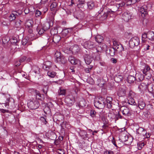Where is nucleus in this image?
<instances>
[{
    "mask_svg": "<svg viewBox=\"0 0 154 154\" xmlns=\"http://www.w3.org/2000/svg\"><path fill=\"white\" fill-rule=\"evenodd\" d=\"M93 67V65H90L88 67L86 68L85 69V71L87 73L89 72Z\"/></svg>",
    "mask_w": 154,
    "mask_h": 154,
    "instance_id": "6e6d98bb",
    "label": "nucleus"
},
{
    "mask_svg": "<svg viewBox=\"0 0 154 154\" xmlns=\"http://www.w3.org/2000/svg\"><path fill=\"white\" fill-rule=\"evenodd\" d=\"M148 38L151 40H154V32L153 31L148 32Z\"/></svg>",
    "mask_w": 154,
    "mask_h": 154,
    "instance_id": "cd10ccee",
    "label": "nucleus"
},
{
    "mask_svg": "<svg viewBox=\"0 0 154 154\" xmlns=\"http://www.w3.org/2000/svg\"><path fill=\"white\" fill-rule=\"evenodd\" d=\"M132 14L129 11L124 12L122 15V19L125 22H128L131 18Z\"/></svg>",
    "mask_w": 154,
    "mask_h": 154,
    "instance_id": "1a4fd4ad",
    "label": "nucleus"
},
{
    "mask_svg": "<svg viewBox=\"0 0 154 154\" xmlns=\"http://www.w3.org/2000/svg\"><path fill=\"white\" fill-rule=\"evenodd\" d=\"M125 102L130 105L135 106L137 108V103L135 102L133 98H127V100L125 101Z\"/></svg>",
    "mask_w": 154,
    "mask_h": 154,
    "instance_id": "4468645a",
    "label": "nucleus"
},
{
    "mask_svg": "<svg viewBox=\"0 0 154 154\" xmlns=\"http://www.w3.org/2000/svg\"><path fill=\"white\" fill-rule=\"evenodd\" d=\"M127 79V82L130 84L133 83L136 80V78L132 75L128 76Z\"/></svg>",
    "mask_w": 154,
    "mask_h": 154,
    "instance_id": "a878e982",
    "label": "nucleus"
},
{
    "mask_svg": "<svg viewBox=\"0 0 154 154\" xmlns=\"http://www.w3.org/2000/svg\"><path fill=\"white\" fill-rule=\"evenodd\" d=\"M60 40L59 37L55 36L53 38V41L55 43L58 42Z\"/></svg>",
    "mask_w": 154,
    "mask_h": 154,
    "instance_id": "4d7b16f0",
    "label": "nucleus"
},
{
    "mask_svg": "<svg viewBox=\"0 0 154 154\" xmlns=\"http://www.w3.org/2000/svg\"><path fill=\"white\" fill-rule=\"evenodd\" d=\"M55 56L58 62H61L62 63L64 64L66 62V60L64 57L62 55L60 52L56 51L55 53Z\"/></svg>",
    "mask_w": 154,
    "mask_h": 154,
    "instance_id": "39448f33",
    "label": "nucleus"
},
{
    "mask_svg": "<svg viewBox=\"0 0 154 154\" xmlns=\"http://www.w3.org/2000/svg\"><path fill=\"white\" fill-rule=\"evenodd\" d=\"M28 38H26L22 39V44L23 45H25L27 44L28 41Z\"/></svg>",
    "mask_w": 154,
    "mask_h": 154,
    "instance_id": "3c124183",
    "label": "nucleus"
},
{
    "mask_svg": "<svg viewBox=\"0 0 154 154\" xmlns=\"http://www.w3.org/2000/svg\"><path fill=\"white\" fill-rule=\"evenodd\" d=\"M50 27V25L49 23L48 22H46L43 24L42 28L43 30H44L45 31H46L49 29Z\"/></svg>",
    "mask_w": 154,
    "mask_h": 154,
    "instance_id": "7c9ffc66",
    "label": "nucleus"
},
{
    "mask_svg": "<svg viewBox=\"0 0 154 154\" xmlns=\"http://www.w3.org/2000/svg\"><path fill=\"white\" fill-rule=\"evenodd\" d=\"M146 133L145 134H144V136L142 137V138H148L150 137V134L149 133H147L146 131Z\"/></svg>",
    "mask_w": 154,
    "mask_h": 154,
    "instance_id": "680f3d73",
    "label": "nucleus"
},
{
    "mask_svg": "<svg viewBox=\"0 0 154 154\" xmlns=\"http://www.w3.org/2000/svg\"><path fill=\"white\" fill-rule=\"evenodd\" d=\"M97 112L94 110H91L90 115L92 118L96 117Z\"/></svg>",
    "mask_w": 154,
    "mask_h": 154,
    "instance_id": "49530a36",
    "label": "nucleus"
},
{
    "mask_svg": "<svg viewBox=\"0 0 154 154\" xmlns=\"http://www.w3.org/2000/svg\"><path fill=\"white\" fill-rule=\"evenodd\" d=\"M59 94L60 95H64L66 93V91L63 89L60 88L59 91Z\"/></svg>",
    "mask_w": 154,
    "mask_h": 154,
    "instance_id": "603ef678",
    "label": "nucleus"
},
{
    "mask_svg": "<svg viewBox=\"0 0 154 154\" xmlns=\"http://www.w3.org/2000/svg\"><path fill=\"white\" fill-rule=\"evenodd\" d=\"M84 16V13L82 11H79L77 12L76 18L79 20H82Z\"/></svg>",
    "mask_w": 154,
    "mask_h": 154,
    "instance_id": "393cba45",
    "label": "nucleus"
},
{
    "mask_svg": "<svg viewBox=\"0 0 154 154\" xmlns=\"http://www.w3.org/2000/svg\"><path fill=\"white\" fill-rule=\"evenodd\" d=\"M35 95H36V98L41 100H43L45 98V96L43 94H40L39 92L35 90L34 91Z\"/></svg>",
    "mask_w": 154,
    "mask_h": 154,
    "instance_id": "a211bd4d",
    "label": "nucleus"
},
{
    "mask_svg": "<svg viewBox=\"0 0 154 154\" xmlns=\"http://www.w3.org/2000/svg\"><path fill=\"white\" fill-rule=\"evenodd\" d=\"M57 152L59 154H64V150L62 149H58L57 150Z\"/></svg>",
    "mask_w": 154,
    "mask_h": 154,
    "instance_id": "0e129e2a",
    "label": "nucleus"
},
{
    "mask_svg": "<svg viewBox=\"0 0 154 154\" xmlns=\"http://www.w3.org/2000/svg\"><path fill=\"white\" fill-rule=\"evenodd\" d=\"M16 12V14H17V17H18L22 13V11L21 10H18L17 11H15Z\"/></svg>",
    "mask_w": 154,
    "mask_h": 154,
    "instance_id": "338daca9",
    "label": "nucleus"
},
{
    "mask_svg": "<svg viewBox=\"0 0 154 154\" xmlns=\"http://www.w3.org/2000/svg\"><path fill=\"white\" fill-rule=\"evenodd\" d=\"M105 113L104 112H103V111H102L101 112H100V114H99V117L100 118H101L102 120L103 121L104 120H105Z\"/></svg>",
    "mask_w": 154,
    "mask_h": 154,
    "instance_id": "79ce46f5",
    "label": "nucleus"
},
{
    "mask_svg": "<svg viewBox=\"0 0 154 154\" xmlns=\"http://www.w3.org/2000/svg\"><path fill=\"white\" fill-rule=\"evenodd\" d=\"M114 79L115 82L119 83L123 80V78L122 75H117L114 76Z\"/></svg>",
    "mask_w": 154,
    "mask_h": 154,
    "instance_id": "4be33fe9",
    "label": "nucleus"
},
{
    "mask_svg": "<svg viewBox=\"0 0 154 154\" xmlns=\"http://www.w3.org/2000/svg\"><path fill=\"white\" fill-rule=\"evenodd\" d=\"M52 66L51 62L47 61L45 62V63L43 65L42 68L44 70L48 71L51 69Z\"/></svg>",
    "mask_w": 154,
    "mask_h": 154,
    "instance_id": "ddd939ff",
    "label": "nucleus"
},
{
    "mask_svg": "<svg viewBox=\"0 0 154 154\" xmlns=\"http://www.w3.org/2000/svg\"><path fill=\"white\" fill-rule=\"evenodd\" d=\"M40 120L42 121L43 124L46 125L47 122L45 119L44 117H41L40 118Z\"/></svg>",
    "mask_w": 154,
    "mask_h": 154,
    "instance_id": "13d9d810",
    "label": "nucleus"
},
{
    "mask_svg": "<svg viewBox=\"0 0 154 154\" xmlns=\"http://www.w3.org/2000/svg\"><path fill=\"white\" fill-rule=\"evenodd\" d=\"M82 45L86 49H91L95 46L94 43L90 41H87L83 42Z\"/></svg>",
    "mask_w": 154,
    "mask_h": 154,
    "instance_id": "423d86ee",
    "label": "nucleus"
},
{
    "mask_svg": "<svg viewBox=\"0 0 154 154\" xmlns=\"http://www.w3.org/2000/svg\"><path fill=\"white\" fill-rule=\"evenodd\" d=\"M148 90L150 92H152V93L154 92V84L151 85L150 84L149 85V88H148Z\"/></svg>",
    "mask_w": 154,
    "mask_h": 154,
    "instance_id": "4c0bfd02",
    "label": "nucleus"
},
{
    "mask_svg": "<svg viewBox=\"0 0 154 154\" xmlns=\"http://www.w3.org/2000/svg\"><path fill=\"white\" fill-rule=\"evenodd\" d=\"M112 98L110 97H107L106 98V100H105L106 102L107 107L109 109L111 108L112 107Z\"/></svg>",
    "mask_w": 154,
    "mask_h": 154,
    "instance_id": "aec40b11",
    "label": "nucleus"
},
{
    "mask_svg": "<svg viewBox=\"0 0 154 154\" xmlns=\"http://www.w3.org/2000/svg\"><path fill=\"white\" fill-rule=\"evenodd\" d=\"M68 60L72 64L74 65H76L79 64H80V60L75 58L74 57L72 56L69 57Z\"/></svg>",
    "mask_w": 154,
    "mask_h": 154,
    "instance_id": "9b49d317",
    "label": "nucleus"
},
{
    "mask_svg": "<svg viewBox=\"0 0 154 154\" xmlns=\"http://www.w3.org/2000/svg\"><path fill=\"white\" fill-rule=\"evenodd\" d=\"M113 48L118 53H119L121 55L122 54V51H124V48L122 45L117 41L115 40L113 41Z\"/></svg>",
    "mask_w": 154,
    "mask_h": 154,
    "instance_id": "f03ea898",
    "label": "nucleus"
},
{
    "mask_svg": "<svg viewBox=\"0 0 154 154\" xmlns=\"http://www.w3.org/2000/svg\"><path fill=\"white\" fill-rule=\"evenodd\" d=\"M32 28V27L27 28V29H28V32L30 34L28 35L29 37V38L30 37H32L34 36V34L32 33L33 30Z\"/></svg>",
    "mask_w": 154,
    "mask_h": 154,
    "instance_id": "a19ab883",
    "label": "nucleus"
},
{
    "mask_svg": "<svg viewBox=\"0 0 154 154\" xmlns=\"http://www.w3.org/2000/svg\"><path fill=\"white\" fill-rule=\"evenodd\" d=\"M115 117L116 118V120H118L119 119H121L122 118V117L121 115L119 112L117 114L115 115Z\"/></svg>",
    "mask_w": 154,
    "mask_h": 154,
    "instance_id": "e2e57ef3",
    "label": "nucleus"
},
{
    "mask_svg": "<svg viewBox=\"0 0 154 154\" xmlns=\"http://www.w3.org/2000/svg\"><path fill=\"white\" fill-rule=\"evenodd\" d=\"M84 60L86 63L89 65L92 61V58L90 55L86 54L84 57Z\"/></svg>",
    "mask_w": 154,
    "mask_h": 154,
    "instance_id": "dca6fc26",
    "label": "nucleus"
},
{
    "mask_svg": "<svg viewBox=\"0 0 154 154\" xmlns=\"http://www.w3.org/2000/svg\"><path fill=\"white\" fill-rule=\"evenodd\" d=\"M79 134L84 139H85L88 138V134L84 131H81L79 133Z\"/></svg>",
    "mask_w": 154,
    "mask_h": 154,
    "instance_id": "bb28decb",
    "label": "nucleus"
},
{
    "mask_svg": "<svg viewBox=\"0 0 154 154\" xmlns=\"http://www.w3.org/2000/svg\"><path fill=\"white\" fill-rule=\"evenodd\" d=\"M62 32L64 35L66 36L69 32V31L68 29H64L63 30Z\"/></svg>",
    "mask_w": 154,
    "mask_h": 154,
    "instance_id": "8fccbe9b",
    "label": "nucleus"
},
{
    "mask_svg": "<svg viewBox=\"0 0 154 154\" xmlns=\"http://www.w3.org/2000/svg\"><path fill=\"white\" fill-rule=\"evenodd\" d=\"M115 51L113 48H109L106 50L107 55L111 56H113L115 55Z\"/></svg>",
    "mask_w": 154,
    "mask_h": 154,
    "instance_id": "f3484780",
    "label": "nucleus"
},
{
    "mask_svg": "<svg viewBox=\"0 0 154 154\" xmlns=\"http://www.w3.org/2000/svg\"><path fill=\"white\" fill-rule=\"evenodd\" d=\"M146 133V130L142 127H139L138 128L136 129V134L140 137H142L144 136V134Z\"/></svg>",
    "mask_w": 154,
    "mask_h": 154,
    "instance_id": "9d476101",
    "label": "nucleus"
},
{
    "mask_svg": "<svg viewBox=\"0 0 154 154\" xmlns=\"http://www.w3.org/2000/svg\"><path fill=\"white\" fill-rule=\"evenodd\" d=\"M28 107L31 109H36L39 106L40 104L38 100H35L30 101L27 103Z\"/></svg>",
    "mask_w": 154,
    "mask_h": 154,
    "instance_id": "7ed1b4c3",
    "label": "nucleus"
},
{
    "mask_svg": "<svg viewBox=\"0 0 154 154\" xmlns=\"http://www.w3.org/2000/svg\"><path fill=\"white\" fill-rule=\"evenodd\" d=\"M95 59L97 60H100L101 57L100 55L98 53H97L95 54Z\"/></svg>",
    "mask_w": 154,
    "mask_h": 154,
    "instance_id": "bf43d9fd",
    "label": "nucleus"
},
{
    "mask_svg": "<svg viewBox=\"0 0 154 154\" xmlns=\"http://www.w3.org/2000/svg\"><path fill=\"white\" fill-rule=\"evenodd\" d=\"M87 6L89 9H92L94 8V3L92 1L88 2L87 3Z\"/></svg>",
    "mask_w": 154,
    "mask_h": 154,
    "instance_id": "c85d7f7f",
    "label": "nucleus"
},
{
    "mask_svg": "<svg viewBox=\"0 0 154 154\" xmlns=\"http://www.w3.org/2000/svg\"><path fill=\"white\" fill-rule=\"evenodd\" d=\"M144 74H145V77L147 79V80H148L151 78L152 75L150 73V71L147 72Z\"/></svg>",
    "mask_w": 154,
    "mask_h": 154,
    "instance_id": "37998d69",
    "label": "nucleus"
},
{
    "mask_svg": "<svg viewBox=\"0 0 154 154\" xmlns=\"http://www.w3.org/2000/svg\"><path fill=\"white\" fill-rule=\"evenodd\" d=\"M49 89V87L48 85L45 86L43 89L42 91L43 93L47 96V93Z\"/></svg>",
    "mask_w": 154,
    "mask_h": 154,
    "instance_id": "a18cd8bd",
    "label": "nucleus"
},
{
    "mask_svg": "<svg viewBox=\"0 0 154 154\" xmlns=\"http://www.w3.org/2000/svg\"><path fill=\"white\" fill-rule=\"evenodd\" d=\"M95 41L98 43H101L103 40V38L100 35H97L95 37Z\"/></svg>",
    "mask_w": 154,
    "mask_h": 154,
    "instance_id": "c756f323",
    "label": "nucleus"
},
{
    "mask_svg": "<svg viewBox=\"0 0 154 154\" xmlns=\"http://www.w3.org/2000/svg\"><path fill=\"white\" fill-rule=\"evenodd\" d=\"M32 70L35 73L39 74L40 72V69L36 66H33L32 68Z\"/></svg>",
    "mask_w": 154,
    "mask_h": 154,
    "instance_id": "f704fd0d",
    "label": "nucleus"
},
{
    "mask_svg": "<svg viewBox=\"0 0 154 154\" xmlns=\"http://www.w3.org/2000/svg\"><path fill=\"white\" fill-rule=\"evenodd\" d=\"M120 110L122 113V114L126 116H130L131 115V112L129 109L127 107L125 106L121 107Z\"/></svg>",
    "mask_w": 154,
    "mask_h": 154,
    "instance_id": "6e6552de",
    "label": "nucleus"
},
{
    "mask_svg": "<svg viewBox=\"0 0 154 154\" xmlns=\"http://www.w3.org/2000/svg\"><path fill=\"white\" fill-rule=\"evenodd\" d=\"M36 30L38 32V33L39 35L42 34L45 31L42 28L41 29L38 26L37 27Z\"/></svg>",
    "mask_w": 154,
    "mask_h": 154,
    "instance_id": "c03bdc74",
    "label": "nucleus"
},
{
    "mask_svg": "<svg viewBox=\"0 0 154 154\" xmlns=\"http://www.w3.org/2000/svg\"><path fill=\"white\" fill-rule=\"evenodd\" d=\"M109 13V12H107V13H104V14L100 17V20L102 21H103L105 20L108 16V13Z\"/></svg>",
    "mask_w": 154,
    "mask_h": 154,
    "instance_id": "58836bf2",
    "label": "nucleus"
},
{
    "mask_svg": "<svg viewBox=\"0 0 154 154\" xmlns=\"http://www.w3.org/2000/svg\"><path fill=\"white\" fill-rule=\"evenodd\" d=\"M146 8V6L144 5L141 7L139 10V11L141 12L142 14H143L144 16L147 13Z\"/></svg>",
    "mask_w": 154,
    "mask_h": 154,
    "instance_id": "b1692460",
    "label": "nucleus"
},
{
    "mask_svg": "<svg viewBox=\"0 0 154 154\" xmlns=\"http://www.w3.org/2000/svg\"><path fill=\"white\" fill-rule=\"evenodd\" d=\"M150 68L149 66L148 65H146L145 66L143 70V73H145L147 72H148L150 71Z\"/></svg>",
    "mask_w": 154,
    "mask_h": 154,
    "instance_id": "ea45409f",
    "label": "nucleus"
},
{
    "mask_svg": "<svg viewBox=\"0 0 154 154\" xmlns=\"http://www.w3.org/2000/svg\"><path fill=\"white\" fill-rule=\"evenodd\" d=\"M118 96L119 97H123L126 94V91L125 89L122 88H120L117 92Z\"/></svg>",
    "mask_w": 154,
    "mask_h": 154,
    "instance_id": "6ab92c4d",
    "label": "nucleus"
},
{
    "mask_svg": "<svg viewBox=\"0 0 154 154\" xmlns=\"http://www.w3.org/2000/svg\"><path fill=\"white\" fill-rule=\"evenodd\" d=\"M36 17H39L41 14V12L38 10H36L35 11Z\"/></svg>",
    "mask_w": 154,
    "mask_h": 154,
    "instance_id": "052dcab7",
    "label": "nucleus"
},
{
    "mask_svg": "<svg viewBox=\"0 0 154 154\" xmlns=\"http://www.w3.org/2000/svg\"><path fill=\"white\" fill-rule=\"evenodd\" d=\"M64 52L67 54L72 53L71 48L69 47H67L65 48L64 50Z\"/></svg>",
    "mask_w": 154,
    "mask_h": 154,
    "instance_id": "de8ad7c7",
    "label": "nucleus"
},
{
    "mask_svg": "<svg viewBox=\"0 0 154 154\" xmlns=\"http://www.w3.org/2000/svg\"><path fill=\"white\" fill-rule=\"evenodd\" d=\"M72 53H76L79 51L78 47L77 45H74L71 48Z\"/></svg>",
    "mask_w": 154,
    "mask_h": 154,
    "instance_id": "c9c22d12",
    "label": "nucleus"
},
{
    "mask_svg": "<svg viewBox=\"0 0 154 154\" xmlns=\"http://www.w3.org/2000/svg\"><path fill=\"white\" fill-rule=\"evenodd\" d=\"M48 75L51 78H54L56 75V73L54 72L48 71L47 72Z\"/></svg>",
    "mask_w": 154,
    "mask_h": 154,
    "instance_id": "2f4dec72",
    "label": "nucleus"
},
{
    "mask_svg": "<svg viewBox=\"0 0 154 154\" xmlns=\"http://www.w3.org/2000/svg\"><path fill=\"white\" fill-rule=\"evenodd\" d=\"M115 116V115L113 112L109 113L108 115V117L110 119H113Z\"/></svg>",
    "mask_w": 154,
    "mask_h": 154,
    "instance_id": "5fc2aeb1",
    "label": "nucleus"
},
{
    "mask_svg": "<svg viewBox=\"0 0 154 154\" xmlns=\"http://www.w3.org/2000/svg\"><path fill=\"white\" fill-rule=\"evenodd\" d=\"M11 41L12 43H13L14 45H17V43L18 42L17 38L15 37H13L12 39H11Z\"/></svg>",
    "mask_w": 154,
    "mask_h": 154,
    "instance_id": "09e8293b",
    "label": "nucleus"
},
{
    "mask_svg": "<svg viewBox=\"0 0 154 154\" xmlns=\"http://www.w3.org/2000/svg\"><path fill=\"white\" fill-rule=\"evenodd\" d=\"M57 5V4L56 2H53L50 6V8L51 11H54L55 10V9Z\"/></svg>",
    "mask_w": 154,
    "mask_h": 154,
    "instance_id": "e433bc0d",
    "label": "nucleus"
},
{
    "mask_svg": "<svg viewBox=\"0 0 154 154\" xmlns=\"http://www.w3.org/2000/svg\"><path fill=\"white\" fill-rule=\"evenodd\" d=\"M65 102L69 106H71L74 103V100L72 97H66L65 99Z\"/></svg>",
    "mask_w": 154,
    "mask_h": 154,
    "instance_id": "f8f14e48",
    "label": "nucleus"
},
{
    "mask_svg": "<svg viewBox=\"0 0 154 154\" xmlns=\"http://www.w3.org/2000/svg\"><path fill=\"white\" fill-rule=\"evenodd\" d=\"M105 100L104 98L101 97H98L94 100V106L98 108L102 109L106 105Z\"/></svg>",
    "mask_w": 154,
    "mask_h": 154,
    "instance_id": "f257e3e1",
    "label": "nucleus"
},
{
    "mask_svg": "<svg viewBox=\"0 0 154 154\" xmlns=\"http://www.w3.org/2000/svg\"><path fill=\"white\" fill-rule=\"evenodd\" d=\"M146 106L145 103L143 100L139 99L138 101V106L140 109H143Z\"/></svg>",
    "mask_w": 154,
    "mask_h": 154,
    "instance_id": "2eb2a0df",
    "label": "nucleus"
},
{
    "mask_svg": "<svg viewBox=\"0 0 154 154\" xmlns=\"http://www.w3.org/2000/svg\"><path fill=\"white\" fill-rule=\"evenodd\" d=\"M148 38V32L144 33L142 36V42H144L146 41V39Z\"/></svg>",
    "mask_w": 154,
    "mask_h": 154,
    "instance_id": "473e14b6",
    "label": "nucleus"
},
{
    "mask_svg": "<svg viewBox=\"0 0 154 154\" xmlns=\"http://www.w3.org/2000/svg\"><path fill=\"white\" fill-rule=\"evenodd\" d=\"M104 154H113V152L112 151H105Z\"/></svg>",
    "mask_w": 154,
    "mask_h": 154,
    "instance_id": "774afa93",
    "label": "nucleus"
},
{
    "mask_svg": "<svg viewBox=\"0 0 154 154\" xmlns=\"http://www.w3.org/2000/svg\"><path fill=\"white\" fill-rule=\"evenodd\" d=\"M135 95V94L132 90H130L127 95V98H133Z\"/></svg>",
    "mask_w": 154,
    "mask_h": 154,
    "instance_id": "72a5a7b5",
    "label": "nucleus"
},
{
    "mask_svg": "<svg viewBox=\"0 0 154 154\" xmlns=\"http://www.w3.org/2000/svg\"><path fill=\"white\" fill-rule=\"evenodd\" d=\"M21 21L20 20H17L16 21L15 23V26L17 27H18L21 26Z\"/></svg>",
    "mask_w": 154,
    "mask_h": 154,
    "instance_id": "864d4df0",
    "label": "nucleus"
},
{
    "mask_svg": "<svg viewBox=\"0 0 154 154\" xmlns=\"http://www.w3.org/2000/svg\"><path fill=\"white\" fill-rule=\"evenodd\" d=\"M148 80H144L141 83L140 85H139L138 88L140 90H143L146 89H148L149 88V84Z\"/></svg>",
    "mask_w": 154,
    "mask_h": 154,
    "instance_id": "0eeeda50",
    "label": "nucleus"
},
{
    "mask_svg": "<svg viewBox=\"0 0 154 154\" xmlns=\"http://www.w3.org/2000/svg\"><path fill=\"white\" fill-rule=\"evenodd\" d=\"M33 22L31 20H28L26 21L25 23V26L26 28L32 27Z\"/></svg>",
    "mask_w": 154,
    "mask_h": 154,
    "instance_id": "5701e85b",
    "label": "nucleus"
},
{
    "mask_svg": "<svg viewBox=\"0 0 154 154\" xmlns=\"http://www.w3.org/2000/svg\"><path fill=\"white\" fill-rule=\"evenodd\" d=\"M16 12L14 11H13L11 14H10L9 17V20L10 21H12L15 20L17 17V14H16Z\"/></svg>",
    "mask_w": 154,
    "mask_h": 154,
    "instance_id": "412c9836",
    "label": "nucleus"
},
{
    "mask_svg": "<svg viewBox=\"0 0 154 154\" xmlns=\"http://www.w3.org/2000/svg\"><path fill=\"white\" fill-rule=\"evenodd\" d=\"M140 43L139 38L137 37L132 38L129 42V45L130 47L132 48L135 46H137Z\"/></svg>",
    "mask_w": 154,
    "mask_h": 154,
    "instance_id": "20e7f679",
    "label": "nucleus"
},
{
    "mask_svg": "<svg viewBox=\"0 0 154 154\" xmlns=\"http://www.w3.org/2000/svg\"><path fill=\"white\" fill-rule=\"evenodd\" d=\"M26 57L25 56H24L21 57L19 60L21 63L24 62L26 60Z\"/></svg>",
    "mask_w": 154,
    "mask_h": 154,
    "instance_id": "69168bd1",
    "label": "nucleus"
}]
</instances>
